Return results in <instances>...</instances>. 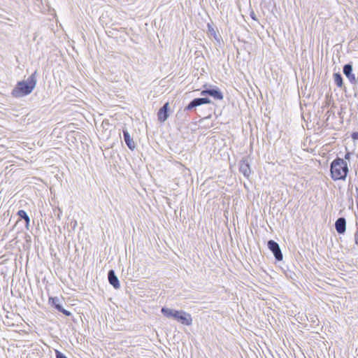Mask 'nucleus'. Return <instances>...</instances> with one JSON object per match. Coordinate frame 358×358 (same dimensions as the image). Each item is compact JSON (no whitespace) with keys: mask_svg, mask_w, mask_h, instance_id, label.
<instances>
[{"mask_svg":"<svg viewBox=\"0 0 358 358\" xmlns=\"http://www.w3.org/2000/svg\"><path fill=\"white\" fill-rule=\"evenodd\" d=\"M355 243L356 244L358 245V233L355 234Z\"/></svg>","mask_w":358,"mask_h":358,"instance_id":"19","label":"nucleus"},{"mask_svg":"<svg viewBox=\"0 0 358 358\" xmlns=\"http://www.w3.org/2000/svg\"><path fill=\"white\" fill-rule=\"evenodd\" d=\"M161 311L166 317L173 318L182 324L190 326L192 324V317L188 313L166 307H163Z\"/></svg>","mask_w":358,"mask_h":358,"instance_id":"2","label":"nucleus"},{"mask_svg":"<svg viewBox=\"0 0 358 358\" xmlns=\"http://www.w3.org/2000/svg\"><path fill=\"white\" fill-rule=\"evenodd\" d=\"M56 358H67L64 354L60 352L59 350H55Z\"/></svg>","mask_w":358,"mask_h":358,"instance_id":"16","label":"nucleus"},{"mask_svg":"<svg viewBox=\"0 0 358 358\" xmlns=\"http://www.w3.org/2000/svg\"><path fill=\"white\" fill-rule=\"evenodd\" d=\"M201 101H202V104H206V103H211L210 99H209L208 98H201Z\"/></svg>","mask_w":358,"mask_h":358,"instance_id":"17","label":"nucleus"},{"mask_svg":"<svg viewBox=\"0 0 358 358\" xmlns=\"http://www.w3.org/2000/svg\"><path fill=\"white\" fill-rule=\"evenodd\" d=\"M108 280L109 282L115 288L118 289L120 287V282L117 277L116 276L113 270H110L108 272Z\"/></svg>","mask_w":358,"mask_h":358,"instance_id":"9","label":"nucleus"},{"mask_svg":"<svg viewBox=\"0 0 358 358\" xmlns=\"http://www.w3.org/2000/svg\"><path fill=\"white\" fill-rule=\"evenodd\" d=\"M251 16H252V19L255 20V17L254 15H252Z\"/></svg>","mask_w":358,"mask_h":358,"instance_id":"22","label":"nucleus"},{"mask_svg":"<svg viewBox=\"0 0 358 358\" xmlns=\"http://www.w3.org/2000/svg\"><path fill=\"white\" fill-rule=\"evenodd\" d=\"M348 169L346 162L342 159H337L331 163V173L334 180L344 179Z\"/></svg>","mask_w":358,"mask_h":358,"instance_id":"3","label":"nucleus"},{"mask_svg":"<svg viewBox=\"0 0 358 358\" xmlns=\"http://www.w3.org/2000/svg\"><path fill=\"white\" fill-rule=\"evenodd\" d=\"M350 153L348 152L345 155V158L346 159H350Z\"/></svg>","mask_w":358,"mask_h":358,"instance_id":"20","label":"nucleus"},{"mask_svg":"<svg viewBox=\"0 0 358 358\" xmlns=\"http://www.w3.org/2000/svg\"><path fill=\"white\" fill-rule=\"evenodd\" d=\"M352 66L351 64H345L343 67V73L350 82L355 83L356 81L355 76L352 73Z\"/></svg>","mask_w":358,"mask_h":358,"instance_id":"10","label":"nucleus"},{"mask_svg":"<svg viewBox=\"0 0 358 358\" xmlns=\"http://www.w3.org/2000/svg\"><path fill=\"white\" fill-rule=\"evenodd\" d=\"M357 135H358L357 134H353V138H356V137H357Z\"/></svg>","mask_w":358,"mask_h":358,"instance_id":"21","label":"nucleus"},{"mask_svg":"<svg viewBox=\"0 0 358 358\" xmlns=\"http://www.w3.org/2000/svg\"><path fill=\"white\" fill-rule=\"evenodd\" d=\"M201 94L202 96L208 94L217 100L223 99V94L218 88L203 90Z\"/></svg>","mask_w":358,"mask_h":358,"instance_id":"5","label":"nucleus"},{"mask_svg":"<svg viewBox=\"0 0 358 358\" xmlns=\"http://www.w3.org/2000/svg\"><path fill=\"white\" fill-rule=\"evenodd\" d=\"M169 103H166L162 108H161L158 112V119L160 122H164L167 120L169 115H168V108H169Z\"/></svg>","mask_w":358,"mask_h":358,"instance_id":"7","label":"nucleus"},{"mask_svg":"<svg viewBox=\"0 0 358 358\" xmlns=\"http://www.w3.org/2000/svg\"><path fill=\"white\" fill-rule=\"evenodd\" d=\"M123 135L127 145L131 150H134L136 148V143L134 141L133 138L130 136L129 132L127 130H123Z\"/></svg>","mask_w":358,"mask_h":358,"instance_id":"11","label":"nucleus"},{"mask_svg":"<svg viewBox=\"0 0 358 358\" xmlns=\"http://www.w3.org/2000/svg\"><path fill=\"white\" fill-rule=\"evenodd\" d=\"M240 171L245 177L248 178L251 173V169L248 161L246 159L241 160L240 163Z\"/></svg>","mask_w":358,"mask_h":358,"instance_id":"6","label":"nucleus"},{"mask_svg":"<svg viewBox=\"0 0 358 358\" xmlns=\"http://www.w3.org/2000/svg\"><path fill=\"white\" fill-rule=\"evenodd\" d=\"M268 248L273 252L276 260L281 261L282 259V254L278 243L273 240H270L268 242Z\"/></svg>","mask_w":358,"mask_h":358,"instance_id":"4","label":"nucleus"},{"mask_svg":"<svg viewBox=\"0 0 358 358\" xmlns=\"http://www.w3.org/2000/svg\"><path fill=\"white\" fill-rule=\"evenodd\" d=\"M202 105V101L201 98L194 99L192 101L187 107V110H190L194 107Z\"/></svg>","mask_w":358,"mask_h":358,"instance_id":"12","label":"nucleus"},{"mask_svg":"<svg viewBox=\"0 0 358 358\" xmlns=\"http://www.w3.org/2000/svg\"><path fill=\"white\" fill-rule=\"evenodd\" d=\"M50 302L58 310L62 308V306L59 304V299L57 297L50 298Z\"/></svg>","mask_w":358,"mask_h":358,"instance_id":"14","label":"nucleus"},{"mask_svg":"<svg viewBox=\"0 0 358 358\" xmlns=\"http://www.w3.org/2000/svg\"><path fill=\"white\" fill-rule=\"evenodd\" d=\"M59 311L62 312V313H64V315H66L67 316L71 315V313L69 311L64 309L62 307Z\"/></svg>","mask_w":358,"mask_h":358,"instance_id":"18","label":"nucleus"},{"mask_svg":"<svg viewBox=\"0 0 358 358\" xmlns=\"http://www.w3.org/2000/svg\"><path fill=\"white\" fill-rule=\"evenodd\" d=\"M17 215L21 218H23L25 220V222H26V227L28 229L29 228V222H30V219H29V217L28 216V215L27 214V213L24 210H20L18 211Z\"/></svg>","mask_w":358,"mask_h":358,"instance_id":"13","label":"nucleus"},{"mask_svg":"<svg viewBox=\"0 0 358 358\" xmlns=\"http://www.w3.org/2000/svg\"><path fill=\"white\" fill-rule=\"evenodd\" d=\"M335 227L338 233L343 234L346 229L345 219L343 217L338 218L335 223Z\"/></svg>","mask_w":358,"mask_h":358,"instance_id":"8","label":"nucleus"},{"mask_svg":"<svg viewBox=\"0 0 358 358\" xmlns=\"http://www.w3.org/2000/svg\"><path fill=\"white\" fill-rule=\"evenodd\" d=\"M334 79L335 83L338 85V87H342L343 85V78L339 73H334Z\"/></svg>","mask_w":358,"mask_h":358,"instance_id":"15","label":"nucleus"},{"mask_svg":"<svg viewBox=\"0 0 358 358\" xmlns=\"http://www.w3.org/2000/svg\"><path fill=\"white\" fill-rule=\"evenodd\" d=\"M36 74L35 71L27 79L18 82L12 91L13 96L21 98L31 94L36 85Z\"/></svg>","mask_w":358,"mask_h":358,"instance_id":"1","label":"nucleus"}]
</instances>
